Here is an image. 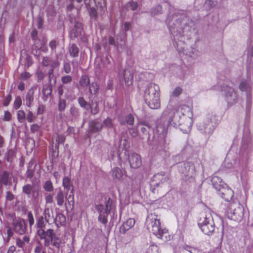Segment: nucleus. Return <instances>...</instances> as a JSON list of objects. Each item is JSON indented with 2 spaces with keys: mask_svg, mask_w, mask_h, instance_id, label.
Segmentation results:
<instances>
[{
  "mask_svg": "<svg viewBox=\"0 0 253 253\" xmlns=\"http://www.w3.org/2000/svg\"><path fill=\"white\" fill-rule=\"evenodd\" d=\"M163 116L167 118L169 126L179 127L185 133L190 131L193 124V113L188 105H183L175 109L171 104H169L164 111Z\"/></svg>",
  "mask_w": 253,
  "mask_h": 253,
  "instance_id": "f257e3e1",
  "label": "nucleus"
},
{
  "mask_svg": "<svg viewBox=\"0 0 253 253\" xmlns=\"http://www.w3.org/2000/svg\"><path fill=\"white\" fill-rule=\"evenodd\" d=\"M251 148L249 146V144L247 142L243 141L240 149V153L243 156H245L246 160L243 161L242 163H237L233 159H231L230 154H228L225 158L224 162V166L227 169H230L233 167L234 171H236V174L238 177V174L241 178L243 177V172L246 168L247 163H246V155L248 154L249 152L250 151Z\"/></svg>",
  "mask_w": 253,
  "mask_h": 253,
  "instance_id": "f03ea898",
  "label": "nucleus"
},
{
  "mask_svg": "<svg viewBox=\"0 0 253 253\" xmlns=\"http://www.w3.org/2000/svg\"><path fill=\"white\" fill-rule=\"evenodd\" d=\"M146 224L148 229L151 230L158 238L165 241L170 239V236L169 234L168 230L162 228L160 218L157 215L153 213L148 214Z\"/></svg>",
  "mask_w": 253,
  "mask_h": 253,
  "instance_id": "7ed1b4c3",
  "label": "nucleus"
},
{
  "mask_svg": "<svg viewBox=\"0 0 253 253\" xmlns=\"http://www.w3.org/2000/svg\"><path fill=\"white\" fill-rule=\"evenodd\" d=\"M159 91V86L152 83L149 84L145 90L144 94L145 101L152 109H157L160 107Z\"/></svg>",
  "mask_w": 253,
  "mask_h": 253,
  "instance_id": "20e7f679",
  "label": "nucleus"
},
{
  "mask_svg": "<svg viewBox=\"0 0 253 253\" xmlns=\"http://www.w3.org/2000/svg\"><path fill=\"white\" fill-rule=\"evenodd\" d=\"M198 225L205 235L211 236L213 234L215 230V224L209 210L201 214L198 221Z\"/></svg>",
  "mask_w": 253,
  "mask_h": 253,
  "instance_id": "39448f33",
  "label": "nucleus"
},
{
  "mask_svg": "<svg viewBox=\"0 0 253 253\" xmlns=\"http://www.w3.org/2000/svg\"><path fill=\"white\" fill-rule=\"evenodd\" d=\"M37 235L41 240H44V245L48 247L52 244L56 248L60 246V240L56 235L53 230L48 229L46 231L42 229H37Z\"/></svg>",
  "mask_w": 253,
  "mask_h": 253,
  "instance_id": "423d86ee",
  "label": "nucleus"
},
{
  "mask_svg": "<svg viewBox=\"0 0 253 253\" xmlns=\"http://www.w3.org/2000/svg\"><path fill=\"white\" fill-rule=\"evenodd\" d=\"M115 208V204L110 198H109L107 201L105 206L103 205H96V209L99 213L98 220L104 224H106L107 222V215L109 214L111 211L113 212V215H114Z\"/></svg>",
  "mask_w": 253,
  "mask_h": 253,
  "instance_id": "0eeeda50",
  "label": "nucleus"
},
{
  "mask_svg": "<svg viewBox=\"0 0 253 253\" xmlns=\"http://www.w3.org/2000/svg\"><path fill=\"white\" fill-rule=\"evenodd\" d=\"M200 160L195 159L189 160L187 162L180 164L179 167H181L179 170L184 174L186 178H194L196 175V165H199Z\"/></svg>",
  "mask_w": 253,
  "mask_h": 253,
  "instance_id": "6e6552de",
  "label": "nucleus"
},
{
  "mask_svg": "<svg viewBox=\"0 0 253 253\" xmlns=\"http://www.w3.org/2000/svg\"><path fill=\"white\" fill-rule=\"evenodd\" d=\"M97 7L100 11V14H103L106 11V4L105 0H93ZM92 0H84L86 7L88 9L90 16L94 19L97 17V13L96 9L93 7H90V3Z\"/></svg>",
  "mask_w": 253,
  "mask_h": 253,
  "instance_id": "1a4fd4ad",
  "label": "nucleus"
},
{
  "mask_svg": "<svg viewBox=\"0 0 253 253\" xmlns=\"http://www.w3.org/2000/svg\"><path fill=\"white\" fill-rule=\"evenodd\" d=\"M228 212L231 214V218L234 220L241 219L244 215V208L238 200H233L228 208Z\"/></svg>",
  "mask_w": 253,
  "mask_h": 253,
  "instance_id": "9d476101",
  "label": "nucleus"
},
{
  "mask_svg": "<svg viewBox=\"0 0 253 253\" xmlns=\"http://www.w3.org/2000/svg\"><path fill=\"white\" fill-rule=\"evenodd\" d=\"M221 90L224 92L225 100L228 107H231L237 102V94L233 88L223 85L221 87Z\"/></svg>",
  "mask_w": 253,
  "mask_h": 253,
  "instance_id": "9b49d317",
  "label": "nucleus"
},
{
  "mask_svg": "<svg viewBox=\"0 0 253 253\" xmlns=\"http://www.w3.org/2000/svg\"><path fill=\"white\" fill-rule=\"evenodd\" d=\"M154 135L160 142L165 143L167 135V127L163 123H159L156 126Z\"/></svg>",
  "mask_w": 253,
  "mask_h": 253,
  "instance_id": "f8f14e48",
  "label": "nucleus"
},
{
  "mask_svg": "<svg viewBox=\"0 0 253 253\" xmlns=\"http://www.w3.org/2000/svg\"><path fill=\"white\" fill-rule=\"evenodd\" d=\"M12 228L18 234H23L26 230L25 221L19 218L14 219L13 221Z\"/></svg>",
  "mask_w": 253,
  "mask_h": 253,
  "instance_id": "ddd939ff",
  "label": "nucleus"
},
{
  "mask_svg": "<svg viewBox=\"0 0 253 253\" xmlns=\"http://www.w3.org/2000/svg\"><path fill=\"white\" fill-rule=\"evenodd\" d=\"M218 194L226 201L230 202L233 197V191L226 185L217 191Z\"/></svg>",
  "mask_w": 253,
  "mask_h": 253,
  "instance_id": "4468645a",
  "label": "nucleus"
},
{
  "mask_svg": "<svg viewBox=\"0 0 253 253\" xmlns=\"http://www.w3.org/2000/svg\"><path fill=\"white\" fill-rule=\"evenodd\" d=\"M215 116L212 114H208L207 116V123H205L204 125V129L201 128V126H199V129L201 130L204 131L205 133H210L212 130V128L213 127L214 125L212 123V121L215 119Z\"/></svg>",
  "mask_w": 253,
  "mask_h": 253,
  "instance_id": "2eb2a0df",
  "label": "nucleus"
},
{
  "mask_svg": "<svg viewBox=\"0 0 253 253\" xmlns=\"http://www.w3.org/2000/svg\"><path fill=\"white\" fill-rule=\"evenodd\" d=\"M129 162L132 168L136 169L141 165V160L140 156L136 153H132L129 156Z\"/></svg>",
  "mask_w": 253,
  "mask_h": 253,
  "instance_id": "dca6fc26",
  "label": "nucleus"
},
{
  "mask_svg": "<svg viewBox=\"0 0 253 253\" xmlns=\"http://www.w3.org/2000/svg\"><path fill=\"white\" fill-rule=\"evenodd\" d=\"M240 90L242 92H245L247 96L251 94V80L249 79L242 80L239 86Z\"/></svg>",
  "mask_w": 253,
  "mask_h": 253,
  "instance_id": "f3484780",
  "label": "nucleus"
},
{
  "mask_svg": "<svg viewBox=\"0 0 253 253\" xmlns=\"http://www.w3.org/2000/svg\"><path fill=\"white\" fill-rule=\"evenodd\" d=\"M211 182L213 188L217 192L221 190L226 185L221 178L216 175L213 176L211 178Z\"/></svg>",
  "mask_w": 253,
  "mask_h": 253,
  "instance_id": "a211bd4d",
  "label": "nucleus"
},
{
  "mask_svg": "<svg viewBox=\"0 0 253 253\" xmlns=\"http://www.w3.org/2000/svg\"><path fill=\"white\" fill-rule=\"evenodd\" d=\"M135 223V221L134 218H128L120 227V232L124 234L125 233L134 226Z\"/></svg>",
  "mask_w": 253,
  "mask_h": 253,
  "instance_id": "6ab92c4d",
  "label": "nucleus"
},
{
  "mask_svg": "<svg viewBox=\"0 0 253 253\" xmlns=\"http://www.w3.org/2000/svg\"><path fill=\"white\" fill-rule=\"evenodd\" d=\"M123 76L126 85L130 86L132 84L133 75L130 69H125L124 71Z\"/></svg>",
  "mask_w": 253,
  "mask_h": 253,
  "instance_id": "aec40b11",
  "label": "nucleus"
},
{
  "mask_svg": "<svg viewBox=\"0 0 253 253\" xmlns=\"http://www.w3.org/2000/svg\"><path fill=\"white\" fill-rule=\"evenodd\" d=\"M102 127V124L97 120L92 121L89 123V129L92 132H96L100 131Z\"/></svg>",
  "mask_w": 253,
  "mask_h": 253,
  "instance_id": "412c9836",
  "label": "nucleus"
},
{
  "mask_svg": "<svg viewBox=\"0 0 253 253\" xmlns=\"http://www.w3.org/2000/svg\"><path fill=\"white\" fill-rule=\"evenodd\" d=\"M83 29L82 23L77 22L75 25L74 28L71 32V37H77L81 34Z\"/></svg>",
  "mask_w": 253,
  "mask_h": 253,
  "instance_id": "4be33fe9",
  "label": "nucleus"
},
{
  "mask_svg": "<svg viewBox=\"0 0 253 253\" xmlns=\"http://www.w3.org/2000/svg\"><path fill=\"white\" fill-rule=\"evenodd\" d=\"M30 238L27 236H24L22 239L18 238L16 240V245L20 248H24L29 243Z\"/></svg>",
  "mask_w": 253,
  "mask_h": 253,
  "instance_id": "5701e85b",
  "label": "nucleus"
},
{
  "mask_svg": "<svg viewBox=\"0 0 253 253\" xmlns=\"http://www.w3.org/2000/svg\"><path fill=\"white\" fill-rule=\"evenodd\" d=\"M112 175L114 178L121 180L123 176V172L120 168L116 167L112 169Z\"/></svg>",
  "mask_w": 253,
  "mask_h": 253,
  "instance_id": "b1692460",
  "label": "nucleus"
},
{
  "mask_svg": "<svg viewBox=\"0 0 253 253\" xmlns=\"http://www.w3.org/2000/svg\"><path fill=\"white\" fill-rule=\"evenodd\" d=\"M71 117L72 121H76L78 119L80 116V112L78 108L72 106L70 109Z\"/></svg>",
  "mask_w": 253,
  "mask_h": 253,
  "instance_id": "393cba45",
  "label": "nucleus"
},
{
  "mask_svg": "<svg viewBox=\"0 0 253 253\" xmlns=\"http://www.w3.org/2000/svg\"><path fill=\"white\" fill-rule=\"evenodd\" d=\"M57 204L59 206H62L64 203V195L63 192L61 190H59L56 196Z\"/></svg>",
  "mask_w": 253,
  "mask_h": 253,
  "instance_id": "a878e982",
  "label": "nucleus"
},
{
  "mask_svg": "<svg viewBox=\"0 0 253 253\" xmlns=\"http://www.w3.org/2000/svg\"><path fill=\"white\" fill-rule=\"evenodd\" d=\"M0 182L5 185L9 184V174L6 171H4L2 174L0 175Z\"/></svg>",
  "mask_w": 253,
  "mask_h": 253,
  "instance_id": "bb28decb",
  "label": "nucleus"
},
{
  "mask_svg": "<svg viewBox=\"0 0 253 253\" xmlns=\"http://www.w3.org/2000/svg\"><path fill=\"white\" fill-rule=\"evenodd\" d=\"M54 220L55 221L56 224L57 225H61L65 223L66 221V218L64 215L59 213L57 214Z\"/></svg>",
  "mask_w": 253,
  "mask_h": 253,
  "instance_id": "cd10ccee",
  "label": "nucleus"
},
{
  "mask_svg": "<svg viewBox=\"0 0 253 253\" xmlns=\"http://www.w3.org/2000/svg\"><path fill=\"white\" fill-rule=\"evenodd\" d=\"M69 52L71 56L77 57L78 56L79 49L75 44H73L70 48Z\"/></svg>",
  "mask_w": 253,
  "mask_h": 253,
  "instance_id": "c85d7f7f",
  "label": "nucleus"
},
{
  "mask_svg": "<svg viewBox=\"0 0 253 253\" xmlns=\"http://www.w3.org/2000/svg\"><path fill=\"white\" fill-rule=\"evenodd\" d=\"M153 180L155 181L160 180L162 183H164L168 180V178L167 177L163 174L157 173L154 175Z\"/></svg>",
  "mask_w": 253,
  "mask_h": 253,
  "instance_id": "c756f323",
  "label": "nucleus"
},
{
  "mask_svg": "<svg viewBox=\"0 0 253 253\" xmlns=\"http://www.w3.org/2000/svg\"><path fill=\"white\" fill-rule=\"evenodd\" d=\"M78 102L80 106L86 110H88L90 107V104H89L83 97H80L78 98Z\"/></svg>",
  "mask_w": 253,
  "mask_h": 253,
  "instance_id": "7c9ffc66",
  "label": "nucleus"
},
{
  "mask_svg": "<svg viewBox=\"0 0 253 253\" xmlns=\"http://www.w3.org/2000/svg\"><path fill=\"white\" fill-rule=\"evenodd\" d=\"M17 119L20 123H24L26 121V114L24 111L19 110L17 112Z\"/></svg>",
  "mask_w": 253,
  "mask_h": 253,
  "instance_id": "2f4dec72",
  "label": "nucleus"
},
{
  "mask_svg": "<svg viewBox=\"0 0 253 253\" xmlns=\"http://www.w3.org/2000/svg\"><path fill=\"white\" fill-rule=\"evenodd\" d=\"M44 218L43 216H41L39 218L37 222V227L38 228V229H42L45 230V223H44Z\"/></svg>",
  "mask_w": 253,
  "mask_h": 253,
  "instance_id": "473e14b6",
  "label": "nucleus"
},
{
  "mask_svg": "<svg viewBox=\"0 0 253 253\" xmlns=\"http://www.w3.org/2000/svg\"><path fill=\"white\" fill-rule=\"evenodd\" d=\"M89 109H90L91 114L94 115L96 114L99 112V108L97 102L92 101L90 105Z\"/></svg>",
  "mask_w": 253,
  "mask_h": 253,
  "instance_id": "72a5a7b5",
  "label": "nucleus"
},
{
  "mask_svg": "<svg viewBox=\"0 0 253 253\" xmlns=\"http://www.w3.org/2000/svg\"><path fill=\"white\" fill-rule=\"evenodd\" d=\"M52 212L51 211V210H50L48 208H46L44 210V218L45 219V221L47 222H48L50 220V219L52 218Z\"/></svg>",
  "mask_w": 253,
  "mask_h": 253,
  "instance_id": "f704fd0d",
  "label": "nucleus"
},
{
  "mask_svg": "<svg viewBox=\"0 0 253 253\" xmlns=\"http://www.w3.org/2000/svg\"><path fill=\"white\" fill-rule=\"evenodd\" d=\"M216 4L215 0H207L204 4V7L206 9H210Z\"/></svg>",
  "mask_w": 253,
  "mask_h": 253,
  "instance_id": "c9c22d12",
  "label": "nucleus"
},
{
  "mask_svg": "<svg viewBox=\"0 0 253 253\" xmlns=\"http://www.w3.org/2000/svg\"><path fill=\"white\" fill-rule=\"evenodd\" d=\"M89 83V79L87 76H82L80 81V84L83 86H86Z\"/></svg>",
  "mask_w": 253,
  "mask_h": 253,
  "instance_id": "e433bc0d",
  "label": "nucleus"
},
{
  "mask_svg": "<svg viewBox=\"0 0 253 253\" xmlns=\"http://www.w3.org/2000/svg\"><path fill=\"white\" fill-rule=\"evenodd\" d=\"M66 106V101L64 99L59 98L58 103V110L62 111L65 110Z\"/></svg>",
  "mask_w": 253,
  "mask_h": 253,
  "instance_id": "4c0bfd02",
  "label": "nucleus"
},
{
  "mask_svg": "<svg viewBox=\"0 0 253 253\" xmlns=\"http://www.w3.org/2000/svg\"><path fill=\"white\" fill-rule=\"evenodd\" d=\"M182 91V88L179 86H177L174 88L173 91L171 92V96L177 97L179 96Z\"/></svg>",
  "mask_w": 253,
  "mask_h": 253,
  "instance_id": "58836bf2",
  "label": "nucleus"
},
{
  "mask_svg": "<svg viewBox=\"0 0 253 253\" xmlns=\"http://www.w3.org/2000/svg\"><path fill=\"white\" fill-rule=\"evenodd\" d=\"M137 7L138 3L134 1L128 2L126 4V7L128 10L131 9L132 10H134L137 8Z\"/></svg>",
  "mask_w": 253,
  "mask_h": 253,
  "instance_id": "ea45409f",
  "label": "nucleus"
},
{
  "mask_svg": "<svg viewBox=\"0 0 253 253\" xmlns=\"http://www.w3.org/2000/svg\"><path fill=\"white\" fill-rule=\"evenodd\" d=\"M174 33V32H173ZM173 36V44L175 47L178 48V46L179 45H180L181 43H182L181 40L179 41L178 42L179 39L180 38V36L178 35L177 34H174V33L172 34Z\"/></svg>",
  "mask_w": 253,
  "mask_h": 253,
  "instance_id": "a19ab883",
  "label": "nucleus"
},
{
  "mask_svg": "<svg viewBox=\"0 0 253 253\" xmlns=\"http://www.w3.org/2000/svg\"><path fill=\"white\" fill-rule=\"evenodd\" d=\"M44 190L48 192H51L53 190V186L50 181H47L43 185Z\"/></svg>",
  "mask_w": 253,
  "mask_h": 253,
  "instance_id": "79ce46f5",
  "label": "nucleus"
},
{
  "mask_svg": "<svg viewBox=\"0 0 253 253\" xmlns=\"http://www.w3.org/2000/svg\"><path fill=\"white\" fill-rule=\"evenodd\" d=\"M159 248L156 245H151L147 250V253H158Z\"/></svg>",
  "mask_w": 253,
  "mask_h": 253,
  "instance_id": "37998d69",
  "label": "nucleus"
},
{
  "mask_svg": "<svg viewBox=\"0 0 253 253\" xmlns=\"http://www.w3.org/2000/svg\"><path fill=\"white\" fill-rule=\"evenodd\" d=\"M98 89V85L96 83H93L89 86V91L92 94H95Z\"/></svg>",
  "mask_w": 253,
  "mask_h": 253,
  "instance_id": "c03bdc74",
  "label": "nucleus"
},
{
  "mask_svg": "<svg viewBox=\"0 0 253 253\" xmlns=\"http://www.w3.org/2000/svg\"><path fill=\"white\" fill-rule=\"evenodd\" d=\"M162 10V6L158 5L156 6L155 7H154L151 11V14L153 15H157L159 13H161V11Z\"/></svg>",
  "mask_w": 253,
  "mask_h": 253,
  "instance_id": "a18cd8bd",
  "label": "nucleus"
},
{
  "mask_svg": "<svg viewBox=\"0 0 253 253\" xmlns=\"http://www.w3.org/2000/svg\"><path fill=\"white\" fill-rule=\"evenodd\" d=\"M22 104V100L19 96H17L15 98L14 102V107L15 109H18Z\"/></svg>",
  "mask_w": 253,
  "mask_h": 253,
  "instance_id": "49530a36",
  "label": "nucleus"
},
{
  "mask_svg": "<svg viewBox=\"0 0 253 253\" xmlns=\"http://www.w3.org/2000/svg\"><path fill=\"white\" fill-rule=\"evenodd\" d=\"M72 81V77L70 76H64L61 78V82L64 84L70 83Z\"/></svg>",
  "mask_w": 253,
  "mask_h": 253,
  "instance_id": "de8ad7c7",
  "label": "nucleus"
},
{
  "mask_svg": "<svg viewBox=\"0 0 253 253\" xmlns=\"http://www.w3.org/2000/svg\"><path fill=\"white\" fill-rule=\"evenodd\" d=\"M33 100V97L32 95L30 93H28L26 97V105L28 107H30L32 104V102Z\"/></svg>",
  "mask_w": 253,
  "mask_h": 253,
  "instance_id": "09e8293b",
  "label": "nucleus"
},
{
  "mask_svg": "<svg viewBox=\"0 0 253 253\" xmlns=\"http://www.w3.org/2000/svg\"><path fill=\"white\" fill-rule=\"evenodd\" d=\"M35 118L33 113L31 111L29 110L27 116L26 117V119H27L28 122L32 123L34 121Z\"/></svg>",
  "mask_w": 253,
  "mask_h": 253,
  "instance_id": "8fccbe9b",
  "label": "nucleus"
},
{
  "mask_svg": "<svg viewBox=\"0 0 253 253\" xmlns=\"http://www.w3.org/2000/svg\"><path fill=\"white\" fill-rule=\"evenodd\" d=\"M248 60L253 63V46L249 48L248 51Z\"/></svg>",
  "mask_w": 253,
  "mask_h": 253,
  "instance_id": "3c124183",
  "label": "nucleus"
},
{
  "mask_svg": "<svg viewBox=\"0 0 253 253\" xmlns=\"http://www.w3.org/2000/svg\"><path fill=\"white\" fill-rule=\"evenodd\" d=\"M52 60L48 57H44L42 61V64L44 66H49L50 65Z\"/></svg>",
  "mask_w": 253,
  "mask_h": 253,
  "instance_id": "603ef678",
  "label": "nucleus"
},
{
  "mask_svg": "<svg viewBox=\"0 0 253 253\" xmlns=\"http://www.w3.org/2000/svg\"><path fill=\"white\" fill-rule=\"evenodd\" d=\"M63 186L65 188L69 189L70 187V180L67 177H65L63 179Z\"/></svg>",
  "mask_w": 253,
  "mask_h": 253,
  "instance_id": "864d4df0",
  "label": "nucleus"
},
{
  "mask_svg": "<svg viewBox=\"0 0 253 253\" xmlns=\"http://www.w3.org/2000/svg\"><path fill=\"white\" fill-rule=\"evenodd\" d=\"M65 140V138L63 135H58L56 139V141L57 142V144H56L55 147H58L59 144H63Z\"/></svg>",
  "mask_w": 253,
  "mask_h": 253,
  "instance_id": "5fc2aeb1",
  "label": "nucleus"
},
{
  "mask_svg": "<svg viewBox=\"0 0 253 253\" xmlns=\"http://www.w3.org/2000/svg\"><path fill=\"white\" fill-rule=\"evenodd\" d=\"M103 125L108 127H112L113 126L112 120L107 118L103 121Z\"/></svg>",
  "mask_w": 253,
  "mask_h": 253,
  "instance_id": "6e6d98bb",
  "label": "nucleus"
},
{
  "mask_svg": "<svg viewBox=\"0 0 253 253\" xmlns=\"http://www.w3.org/2000/svg\"><path fill=\"white\" fill-rule=\"evenodd\" d=\"M126 123L129 125H133L134 123V117L132 115L129 114L126 117Z\"/></svg>",
  "mask_w": 253,
  "mask_h": 253,
  "instance_id": "4d7b16f0",
  "label": "nucleus"
},
{
  "mask_svg": "<svg viewBox=\"0 0 253 253\" xmlns=\"http://www.w3.org/2000/svg\"><path fill=\"white\" fill-rule=\"evenodd\" d=\"M63 70L66 74H69L71 71L70 64L68 62L64 63Z\"/></svg>",
  "mask_w": 253,
  "mask_h": 253,
  "instance_id": "13d9d810",
  "label": "nucleus"
},
{
  "mask_svg": "<svg viewBox=\"0 0 253 253\" xmlns=\"http://www.w3.org/2000/svg\"><path fill=\"white\" fill-rule=\"evenodd\" d=\"M32 189V186L30 184L25 185L23 188V190L24 193L29 194L31 193Z\"/></svg>",
  "mask_w": 253,
  "mask_h": 253,
  "instance_id": "bf43d9fd",
  "label": "nucleus"
},
{
  "mask_svg": "<svg viewBox=\"0 0 253 253\" xmlns=\"http://www.w3.org/2000/svg\"><path fill=\"white\" fill-rule=\"evenodd\" d=\"M66 200L69 205H73L74 204V195L72 191L71 193L66 197Z\"/></svg>",
  "mask_w": 253,
  "mask_h": 253,
  "instance_id": "052dcab7",
  "label": "nucleus"
},
{
  "mask_svg": "<svg viewBox=\"0 0 253 253\" xmlns=\"http://www.w3.org/2000/svg\"><path fill=\"white\" fill-rule=\"evenodd\" d=\"M27 216L29 225L30 226H32L34 223V218L33 215L31 212H28Z\"/></svg>",
  "mask_w": 253,
  "mask_h": 253,
  "instance_id": "680f3d73",
  "label": "nucleus"
},
{
  "mask_svg": "<svg viewBox=\"0 0 253 253\" xmlns=\"http://www.w3.org/2000/svg\"><path fill=\"white\" fill-rule=\"evenodd\" d=\"M31 75L28 72H24L20 75V79L23 80H26L29 79Z\"/></svg>",
  "mask_w": 253,
  "mask_h": 253,
  "instance_id": "e2e57ef3",
  "label": "nucleus"
},
{
  "mask_svg": "<svg viewBox=\"0 0 253 253\" xmlns=\"http://www.w3.org/2000/svg\"><path fill=\"white\" fill-rule=\"evenodd\" d=\"M59 63L56 60H52L50 66L52 69H55L58 68Z\"/></svg>",
  "mask_w": 253,
  "mask_h": 253,
  "instance_id": "0e129e2a",
  "label": "nucleus"
},
{
  "mask_svg": "<svg viewBox=\"0 0 253 253\" xmlns=\"http://www.w3.org/2000/svg\"><path fill=\"white\" fill-rule=\"evenodd\" d=\"M45 107L42 105H40L38 107V110H37V114H42L43 113L44 111Z\"/></svg>",
  "mask_w": 253,
  "mask_h": 253,
  "instance_id": "69168bd1",
  "label": "nucleus"
},
{
  "mask_svg": "<svg viewBox=\"0 0 253 253\" xmlns=\"http://www.w3.org/2000/svg\"><path fill=\"white\" fill-rule=\"evenodd\" d=\"M11 115L8 111L4 112V120L6 121H9L11 119Z\"/></svg>",
  "mask_w": 253,
  "mask_h": 253,
  "instance_id": "338daca9",
  "label": "nucleus"
},
{
  "mask_svg": "<svg viewBox=\"0 0 253 253\" xmlns=\"http://www.w3.org/2000/svg\"><path fill=\"white\" fill-rule=\"evenodd\" d=\"M49 47L51 48V49L53 50L56 48V45H57V42L56 41L52 40L51 41L49 44Z\"/></svg>",
  "mask_w": 253,
  "mask_h": 253,
  "instance_id": "774afa93",
  "label": "nucleus"
}]
</instances>
